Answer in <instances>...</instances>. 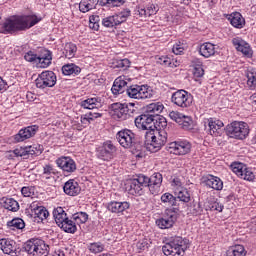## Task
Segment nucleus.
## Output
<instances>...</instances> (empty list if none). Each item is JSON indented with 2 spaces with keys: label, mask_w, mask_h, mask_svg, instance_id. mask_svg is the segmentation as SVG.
<instances>
[{
  "label": "nucleus",
  "mask_w": 256,
  "mask_h": 256,
  "mask_svg": "<svg viewBox=\"0 0 256 256\" xmlns=\"http://www.w3.org/2000/svg\"><path fill=\"white\" fill-rule=\"evenodd\" d=\"M40 21L41 19L33 15L14 16L10 19H7L2 24V33H4V35H9L17 33V31H25L26 29H31V27H35V25H37V23H39Z\"/></svg>",
  "instance_id": "1"
},
{
  "label": "nucleus",
  "mask_w": 256,
  "mask_h": 256,
  "mask_svg": "<svg viewBox=\"0 0 256 256\" xmlns=\"http://www.w3.org/2000/svg\"><path fill=\"white\" fill-rule=\"evenodd\" d=\"M163 109H165V106L161 102L149 104L146 107L145 113L135 118V127L140 131L151 133L156 128L153 115L154 113H162Z\"/></svg>",
  "instance_id": "2"
},
{
  "label": "nucleus",
  "mask_w": 256,
  "mask_h": 256,
  "mask_svg": "<svg viewBox=\"0 0 256 256\" xmlns=\"http://www.w3.org/2000/svg\"><path fill=\"white\" fill-rule=\"evenodd\" d=\"M116 139L121 147L124 149H132V151H141L145 145L141 137L127 128L118 131Z\"/></svg>",
  "instance_id": "3"
},
{
  "label": "nucleus",
  "mask_w": 256,
  "mask_h": 256,
  "mask_svg": "<svg viewBox=\"0 0 256 256\" xmlns=\"http://www.w3.org/2000/svg\"><path fill=\"white\" fill-rule=\"evenodd\" d=\"M167 130H154L152 132L145 133V139L147 143V149L151 153H157L161 151L167 144L168 139Z\"/></svg>",
  "instance_id": "4"
},
{
  "label": "nucleus",
  "mask_w": 256,
  "mask_h": 256,
  "mask_svg": "<svg viewBox=\"0 0 256 256\" xmlns=\"http://www.w3.org/2000/svg\"><path fill=\"white\" fill-rule=\"evenodd\" d=\"M189 249V239L175 236L172 241L162 247L166 256H185V251Z\"/></svg>",
  "instance_id": "5"
},
{
  "label": "nucleus",
  "mask_w": 256,
  "mask_h": 256,
  "mask_svg": "<svg viewBox=\"0 0 256 256\" xmlns=\"http://www.w3.org/2000/svg\"><path fill=\"white\" fill-rule=\"evenodd\" d=\"M23 249L28 255L47 256L49 255V246L41 239L32 238L23 245Z\"/></svg>",
  "instance_id": "6"
},
{
  "label": "nucleus",
  "mask_w": 256,
  "mask_h": 256,
  "mask_svg": "<svg viewBox=\"0 0 256 256\" xmlns=\"http://www.w3.org/2000/svg\"><path fill=\"white\" fill-rule=\"evenodd\" d=\"M226 135L233 139H245L249 135V126L245 122H232L226 126Z\"/></svg>",
  "instance_id": "7"
},
{
  "label": "nucleus",
  "mask_w": 256,
  "mask_h": 256,
  "mask_svg": "<svg viewBox=\"0 0 256 256\" xmlns=\"http://www.w3.org/2000/svg\"><path fill=\"white\" fill-rule=\"evenodd\" d=\"M171 102L181 109H189L193 105V95L187 90H177L171 96Z\"/></svg>",
  "instance_id": "8"
},
{
  "label": "nucleus",
  "mask_w": 256,
  "mask_h": 256,
  "mask_svg": "<svg viewBox=\"0 0 256 256\" xmlns=\"http://www.w3.org/2000/svg\"><path fill=\"white\" fill-rule=\"evenodd\" d=\"M177 213H179V208H167L163 217L156 220V225L159 229H171L177 221Z\"/></svg>",
  "instance_id": "9"
},
{
  "label": "nucleus",
  "mask_w": 256,
  "mask_h": 256,
  "mask_svg": "<svg viewBox=\"0 0 256 256\" xmlns=\"http://www.w3.org/2000/svg\"><path fill=\"white\" fill-rule=\"evenodd\" d=\"M126 93L131 99H151L153 90L149 86L132 85L126 88Z\"/></svg>",
  "instance_id": "10"
},
{
  "label": "nucleus",
  "mask_w": 256,
  "mask_h": 256,
  "mask_svg": "<svg viewBox=\"0 0 256 256\" xmlns=\"http://www.w3.org/2000/svg\"><path fill=\"white\" fill-rule=\"evenodd\" d=\"M38 89H46V87H55L57 84V75L53 71H43L35 80Z\"/></svg>",
  "instance_id": "11"
},
{
  "label": "nucleus",
  "mask_w": 256,
  "mask_h": 256,
  "mask_svg": "<svg viewBox=\"0 0 256 256\" xmlns=\"http://www.w3.org/2000/svg\"><path fill=\"white\" fill-rule=\"evenodd\" d=\"M117 153V147L111 141H106L102 146L98 148V159H102V161H111V159L115 158V154Z\"/></svg>",
  "instance_id": "12"
},
{
  "label": "nucleus",
  "mask_w": 256,
  "mask_h": 256,
  "mask_svg": "<svg viewBox=\"0 0 256 256\" xmlns=\"http://www.w3.org/2000/svg\"><path fill=\"white\" fill-rule=\"evenodd\" d=\"M231 167L233 173L240 177V179H244V181H255V174L245 164L235 162Z\"/></svg>",
  "instance_id": "13"
},
{
  "label": "nucleus",
  "mask_w": 256,
  "mask_h": 256,
  "mask_svg": "<svg viewBox=\"0 0 256 256\" xmlns=\"http://www.w3.org/2000/svg\"><path fill=\"white\" fill-rule=\"evenodd\" d=\"M167 151L173 155H187L191 153V143L188 141H175L167 146Z\"/></svg>",
  "instance_id": "14"
},
{
  "label": "nucleus",
  "mask_w": 256,
  "mask_h": 256,
  "mask_svg": "<svg viewBox=\"0 0 256 256\" xmlns=\"http://www.w3.org/2000/svg\"><path fill=\"white\" fill-rule=\"evenodd\" d=\"M39 131V126L32 125L27 126L19 130V132L14 135V141L16 143H22V141H27V139H31V137H35L37 132Z\"/></svg>",
  "instance_id": "15"
},
{
  "label": "nucleus",
  "mask_w": 256,
  "mask_h": 256,
  "mask_svg": "<svg viewBox=\"0 0 256 256\" xmlns=\"http://www.w3.org/2000/svg\"><path fill=\"white\" fill-rule=\"evenodd\" d=\"M56 164L60 167L65 175L75 173L77 171V164L71 157L62 156L56 160Z\"/></svg>",
  "instance_id": "16"
},
{
  "label": "nucleus",
  "mask_w": 256,
  "mask_h": 256,
  "mask_svg": "<svg viewBox=\"0 0 256 256\" xmlns=\"http://www.w3.org/2000/svg\"><path fill=\"white\" fill-rule=\"evenodd\" d=\"M169 117L172 119V121H175L178 123V125H181L182 129H193V119H191V117L175 111L170 112Z\"/></svg>",
  "instance_id": "17"
},
{
  "label": "nucleus",
  "mask_w": 256,
  "mask_h": 256,
  "mask_svg": "<svg viewBox=\"0 0 256 256\" xmlns=\"http://www.w3.org/2000/svg\"><path fill=\"white\" fill-rule=\"evenodd\" d=\"M14 157H22L23 159H29L33 155H41V150L37 149L35 146H27L16 148L13 151H10Z\"/></svg>",
  "instance_id": "18"
},
{
  "label": "nucleus",
  "mask_w": 256,
  "mask_h": 256,
  "mask_svg": "<svg viewBox=\"0 0 256 256\" xmlns=\"http://www.w3.org/2000/svg\"><path fill=\"white\" fill-rule=\"evenodd\" d=\"M0 249L6 255L19 256L21 255V249L15 247V241L8 240L6 238L0 239Z\"/></svg>",
  "instance_id": "19"
},
{
  "label": "nucleus",
  "mask_w": 256,
  "mask_h": 256,
  "mask_svg": "<svg viewBox=\"0 0 256 256\" xmlns=\"http://www.w3.org/2000/svg\"><path fill=\"white\" fill-rule=\"evenodd\" d=\"M131 207V204L127 201L119 202V201H111L107 204L106 208L110 213H123L124 211H127Z\"/></svg>",
  "instance_id": "20"
},
{
  "label": "nucleus",
  "mask_w": 256,
  "mask_h": 256,
  "mask_svg": "<svg viewBox=\"0 0 256 256\" xmlns=\"http://www.w3.org/2000/svg\"><path fill=\"white\" fill-rule=\"evenodd\" d=\"M203 183H205L207 187H210L215 191H221V189H223V181L221 180V178L213 176L211 174L203 177Z\"/></svg>",
  "instance_id": "21"
},
{
  "label": "nucleus",
  "mask_w": 256,
  "mask_h": 256,
  "mask_svg": "<svg viewBox=\"0 0 256 256\" xmlns=\"http://www.w3.org/2000/svg\"><path fill=\"white\" fill-rule=\"evenodd\" d=\"M64 193L69 195L70 197H75V195H79L81 193V187H79V183L75 180H68L63 186Z\"/></svg>",
  "instance_id": "22"
},
{
  "label": "nucleus",
  "mask_w": 256,
  "mask_h": 256,
  "mask_svg": "<svg viewBox=\"0 0 256 256\" xmlns=\"http://www.w3.org/2000/svg\"><path fill=\"white\" fill-rule=\"evenodd\" d=\"M223 122L221 120H213L210 118L208 120L209 133L212 137H219L221 135V129H223Z\"/></svg>",
  "instance_id": "23"
},
{
  "label": "nucleus",
  "mask_w": 256,
  "mask_h": 256,
  "mask_svg": "<svg viewBox=\"0 0 256 256\" xmlns=\"http://www.w3.org/2000/svg\"><path fill=\"white\" fill-rule=\"evenodd\" d=\"M233 44L236 46L237 51H240L245 57H253V50L249 43L243 40H233Z\"/></svg>",
  "instance_id": "24"
},
{
  "label": "nucleus",
  "mask_w": 256,
  "mask_h": 256,
  "mask_svg": "<svg viewBox=\"0 0 256 256\" xmlns=\"http://www.w3.org/2000/svg\"><path fill=\"white\" fill-rule=\"evenodd\" d=\"M125 90H127V81L121 76L116 78L111 88L113 95H121Z\"/></svg>",
  "instance_id": "25"
},
{
  "label": "nucleus",
  "mask_w": 256,
  "mask_h": 256,
  "mask_svg": "<svg viewBox=\"0 0 256 256\" xmlns=\"http://www.w3.org/2000/svg\"><path fill=\"white\" fill-rule=\"evenodd\" d=\"M199 53L202 55V57H205V59H209V57H213L215 55V44L211 42H205L203 43L199 48Z\"/></svg>",
  "instance_id": "26"
},
{
  "label": "nucleus",
  "mask_w": 256,
  "mask_h": 256,
  "mask_svg": "<svg viewBox=\"0 0 256 256\" xmlns=\"http://www.w3.org/2000/svg\"><path fill=\"white\" fill-rule=\"evenodd\" d=\"M139 113V108L137 107V104L135 103H127L124 104V110L122 112V118L123 120L129 119V117H135Z\"/></svg>",
  "instance_id": "27"
},
{
  "label": "nucleus",
  "mask_w": 256,
  "mask_h": 256,
  "mask_svg": "<svg viewBox=\"0 0 256 256\" xmlns=\"http://www.w3.org/2000/svg\"><path fill=\"white\" fill-rule=\"evenodd\" d=\"M232 27L243 29L245 27V18L239 12L232 13L229 18Z\"/></svg>",
  "instance_id": "28"
},
{
  "label": "nucleus",
  "mask_w": 256,
  "mask_h": 256,
  "mask_svg": "<svg viewBox=\"0 0 256 256\" xmlns=\"http://www.w3.org/2000/svg\"><path fill=\"white\" fill-rule=\"evenodd\" d=\"M51 61H53V56L49 50H43L42 55L38 56V65H40L42 69L49 67Z\"/></svg>",
  "instance_id": "29"
},
{
  "label": "nucleus",
  "mask_w": 256,
  "mask_h": 256,
  "mask_svg": "<svg viewBox=\"0 0 256 256\" xmlns=\"http://www.w3.org/2000/svg\"><path fill=\"white\" fill-rule=\"evenodd\" d=\"M161 113H154L153 119H154V125H155V131H166L167 132V119L160 115Z\"/></svg>",
  "instance_id": "30"
},
{
  "label": "nucleus",
  "mask_w": 256,
  "mask_h": 256,
  "mask_svg": "<svg viewBox=\"0 0 256 256\" xmlns=\"http://www.w3.org/2000/svg\"><path fill=\"white\" fill-rule=\"evenodd\" d=\"M161 201L164 203V205H168L169 207H173V209H178L180 207V203L177 202L176 196H173V194L166 192L161 196Z\"/></svg>",
  "instance_id": "31"
},
{
  "label": "nucleus",
  "mask_w": 256,
  "mask_h": 256,
  "mask_svg": "<svg viewBox=\"0 0 256 256\" xmlns=\"http://www.w3.org/2000/svg\"><path fill=\"white\" fill-rule=\"evenodd\" d=\"M53 217L58 227H60L64 221L69 219V217H67V213H65V210H63L62 207H58L53 210Z\"/></svg>",
  "instance_id": "32"
},
{
  "label": "nucleus",
  "mask_w": 256,
  "mask_h": 256,
  "mask_svg": "<svg viewBox=\"0 0 256 256\" xmlns=\"http://www.w3.org/2000/svg\"><path fill=\"white\" fill-rule=\"evenodd\" d=\"M226 256H247V250L243 245L230 246L226 251Z\"/></svg>",
  "instance_id": "33"
},
{
  "label": "nucleus",
  "mask_w": 256,
  "mask_h": 256,
  "mask_svg": "<svg viewBox=\"0 0 256 256\" xmlns=\"http://www.w3.org/2000/svg\"><path fill=\"white\" fill-rule=\"evenodd\" d=\"M59 227L65 233H77V224L73 220H69V218L64 220Z\"/></svg>",
  "instance_id": "34"
},
{
  "label": "nucleus",
  "mask_w": 256,
  "mask_h": 256,
  "mask_svg": "<svg viewBox=\"0 0 256 256\" xmlns=\"http://www.w3.org/2000/svg\"><path fill=\"white\" fill-rule=\"evenodd\" d=\"M81 106L84 109H99L101 107V99L100 98H88L84 101H82Z\"/></svg>",
  "instance_id": "35"
},
{
  "label": "nucleus",
  "mask_w": 256,
  "mask_h": 256,
  "mask_svg": "<svg viewBox=\"0 0 256 256\" xmlns=\"http://www.w3.org/2000/svg\"><path fill=\"white\" fill-rule=\"evenodd\" d=\"M134 192L136 195H141L143 187H147V182L145 181V175H139L137 178L133 179Z\"/></svg>",
  "instance_id": "36"
},
{
  "label": "nucleus",
  "mask_w": 256,
  "mask_h": 256,
  "mask_svg": "<svg viewBox=\"0 0 256 256\" xmlns=\"http://www.w3.org/2000/svg\"><path fill=\"white\" fill-rule=\"evenodd\" d=\"M131 67V61L127 58L121 60H113L111 64L112 69H120L122 71H127Z\"/></svg>",
  "instance_id": "37"
},
{
  "label": "nucleus",
  "mask_w": 256,
  "mask_h": 256,
  "mask_svg": "<svg viewBox=\"0 0 256 256\" xmlns=\"http://www.w3.org/2000/svg\"><path fill=\"white\" fill-rule=\"evenodd\" d=\"M62 73L63 75H79V73H81V67L73 63L65 64L62 67Z\"/></svg>",
  "instance_id": "38"
},
{
  "label": "nucleus",
  "mask_w": 256,
  "mask_h": 256,
  "mask_svg": "<svg viewBox=\"0 0 256 256\" xmlns=\"http://www.w3.org/2000/svg\"><path fill=\"white\" fill-rule=\"evenodd\" d=\"M3 207L4 209H7L8 211H12L13 213H17V210L19 209V202L13 198H6L3 201Z\"/></svg>",
  "instance_id": "39"
},
{
  "label": "nucleus",
  "mask_w": 256,
  "mask_h": 256,
  "mask_svg": "<svg viewBox=\"0 0 256 256\" xmlns=\"http://www.w3.org/2000/svg\"><path fill=\"white\" fill-rule=\"evenodd\" d=\"M76 53H77V45L71 42L65 44L63 54L65 55L66 59H73Z\"/></svg>",
  "instance_id": "40"
},
{
  "label": "nucleus",
  "mask_w": 256,
  "mask_h": 256,
  "mask_svg": "<svg viewBox=\"0 0 256 256\" xmlns=\"http://www.w3.org/2000/svg\"><path fill=\"white\" fill-rule=\"evenodd\" d=\"M191 201V194L187 189H182L176 193V203H189Z\"/></svg>",
  "instance_id": "41"
},
{
  "label": "nucleus",
  "mask_w": 256,
  "mask_h": 256,
  "mask_svg": "<svg viewBox=\"0 0 256 256\" xmlns=\"http://www.w3.org/2000/svg\"><path fill=\"white\" fill-rule=\"evenodd\" d=\"M102 25L103 27H107L108 29H111L113 27H117V25H120V24H119V20L117 19V16L112 15V16L103 18Z\"/></svg>",
  "instance_id": "42"
},
{
  "label": "nucleus",
  "mask_w": 256,
  "mask_h": 256,
  "mask_svg": "<svg viewBox=\"0 0 256 256\" xmlns=\"http://www.w3.org/2000/svg\"><path fill=\"white\" fill-rule=\"evenodd\" d=\"M145 182L146 185L152 184V185H160L163 183V175L159 172L154 173L151 178L145 176Z\"/></svg>",
  "instance_id": "43"
},
{
  "label": "nucleus",
  "mask_w": 256,
  "mask_h": 256,
  "mask_svg": "<svg viewBox=\"0 0 256 256\" xmlns=\"http://www.w3.org/2000/svg\"><path fill=\"white\" fill-rule=\"evenodd\" d=\"M72 219L76 225H82L83 223H87L89 215L85 212H77L73 214Z\"/></svg>",
  "instance_id": "44"
},
{
  "label": "nucleus",
  "mask_w": 256,
  "mask_h": 256,
  "mask_svg": "<svg viewBox=\"0 0 256 256\" xmlns=\"http://www.w3.org/2000/svg\"><path fill=\"white\" fill-rule=\"evenodd\" d=\"M7 226L13 231H15V229H25V221L21 218H14L7 222Z\"/></svg>",
  "instance_id": "45"
},
{
  "label": "nucleus",
  "mask_w": 256,
  "mask_h": 256,
  "mask_svg": "<svg viewBox=\"0 0 256 256\" xmlns=\"http://www.w3.org/2000/svg\"><path fill=\"white\" fill-rule=\"evenodd\" d=\"M49 217V211L46 207L39 206L35 209V219H40V221H45Z\"/></svg>",
  "instance_id": "46"
},
{
  "label": "nucleus",
  "mask_w": 256,
  "mask_h": 256,
  "mask_svg": "<svg viewBox=\"0 0 256 256\" xmlns=\"http://www.w3.org/2000/svg\"><path fill=\"white\" fill-rule=\"evenodd\" d=\"M203 204L201 202H192V206L190 208V213H192L195 217L198 215H203Z\"/></svg>",
  "instance_id": "47"
},
{
  "label": "nucleus",
  "mask_w": 256,
  "mask_h": 256,
  "mask_svg": "<svg viewBox=\"0 0 256 256\" xmlns=\"http://www.w3.org/2000/svg\"><path fill=\"white\" fill-rule=\"evenodd\" d=\"M115 16L118 19V23L121 25V23H125V21H127V18L131 17V10L126 8Z\"/></svg>",
  "instance_id": "48"
},
{
  "label": "nucleus",
  "mask_w": 256,
  "mask_h": 256,
  "mask_svg": "<svg viewBox=\"0 0 256 256\" xmlns=\"http://www.w3.org/2000/svg\"><path fill=\"white\" fill-rule=\"evenodd\" d=\"M124 108H125V104H121V103H113L111 105V109L117 115L118 119H122Z\"/></svg>",
  "instance_id": "49"
},
{
  "label": "nucleus",
  "mask_w": 256,
  "mask_h": 256,
  "mask_svg": "<svg viewBox=\"0 0 256 256\" xmlns=\"http://www.w3.org/2000/svg\"><path fill=\"white\" fill-rule=\"evenodd\" d=\"M247 85L250 87V89L255 90L256 89V74L253 72H248L247 75Z\"/></svg>",
  "instance_id": "50"
},
{
  "label": "nucleus",
  "mask_w": 256,
  "mask_h": 256,
  "mask_svg": "<svg viewBox=\"0 0 256 256\" xmlns=\"http://www.w3.org/2000/svg\"><path fill=\"white\" fill-rule=\"evenodd\" d=\"M88 248L91 253H101L104 249V246L103 244H101V242H94V243H91L88 246Z\"/></svg>",
  "instance_id": "51"
},
{
  "label": "nucleus",
  "mask_w": 256,
  "mask_h": 256,
  "mask_svg": "<svg viewBox=\"0 0 256 256\" xmlns=\"http://www.w3.org/2000/svg\"><path fill=\"white\" fill-rule=\"evenodd\" d=\"M157 63L159 65H163L164 67H173V63L171 62V58L168 56H161L157 58Z\"/></svg>",
  "instance_id": "52"
},
{
  "label": "nucleus",
  "mask_w": 256,
  "mask_h": 256,
  "mask_svg": "<svg viewBox=\"0 0 256 256\" xmlns=\"http://www.w3.org/2000/svg\"><path fill=\"white\" fill-rule=\"evenodd\" d=\"M54 174H55V171L53 170V166L45 165L43 167L42 177H44L45 179H51V175H54Z\"/></svg>",
  "instance_id": "53"
},
{
  "label": "nucleus",
  "mask_w": 256,
  "mask_h": 256,
  "mask_svg": "<svg viewBox=\"0 0 256 256\" xmlns=\"http://www.w3.org/2000/svg\"><path fill=\"white\" fill-rule=\"evenodd\" d=\"M24 59H25V61H28L29 63H33V61L39 62V57L37 56V54L33 53V51H28L24 55Z\"/></svg>",
  "instance_id": "54"
},
{
  "label": "nucleus",
  "mask_w": 256,
  "mask_h": 256,
  "mask_svg": "<svg viewBox=\"0 0 256 256\" xmlns=\"http://www.w3.org/2000/svg\"><path fill=\"white\" fill-rule=\"evenodd\" d=\"M92 9L93 8L85 0H82L79 3V10L81 11V13H89V11H91Z\"/></svg>",
  "instance_id": "55"
},
{
  "label": "nucleus",
  "mask_w": 256,
  "mask_h": 256,
  "mask_svg": "<svg viewBox=\"0 0 256 256\" xmlns=\"http://www.w3.org/2000/svg\"><path fill=\"white\" fill-rule=\"evenodd\" d=\"M146 187L149 188V191L152 195H157L159 194V191H161V186L157 184H150L146 185Z\"/></svg>",
  "instance_id": "56"
},
{
  "label": "nucleus",
  "mask_w": 256,
  "mask_h": 256,
  "mask_svg": "<svg viewBox=\"0 0 256 256\" xmlns=\"http://www.w3.org/2000/svg\"><path fill=\"white\" fill-rule=\"evenodd\" d=\"M136 247L139 251H145L149 248V242H147V239H142L137 242Z\"/></svg>",
  "instance_id": "57"
},
{
  "label": "nucleus",
  "mask_w": 256,
  "mask_h": 256,
  "mask_svg": "<svg viewBox=\"0 0 256 256\" xmlns=\"http://www.w3.org/2000/svg\"><path fill=\"white\" fill-rule=\"evenodd\" d=\"M125 189H126V191H127L130 195H136V194H135V186H134L133 179H132V180H129V181L125 184Z\"/></svg>",
  "instance_id": "58"
},
{
  "label": "nucleus",
  "mask_w": 256,
  "mask_h": 256,
  "mask_svg": "<svg viewBox=\"0 0 256 256\" xmlns=\"http://www.w3.org/2000/svg\"><path fill=\"white\" fill-rule=\"evenodd\" d=\"M21 193L23 197H33L34 195L33 188L26 186L22 187Z\"/></svg>",
  "instance_id": "59"
},
{
  "label": "nucleus",
  "mask_w": 256,
  "mask_h": 256,
  "mask_svg": "<svg viewBox=\"0 0 256 256\" xmlns=\"http://www.w3.org/2000/svg\"><path fill=\"white\" fill-rule=\"evenodd\" d=\"M209 208L210 211H218L219 213H221V211H223L224 209V206L219 202H213L212 204H210Z\"/></svg>",
  "instance_id": "60"
},
{
  "label": "nucleus",
  "mask_w": 256,
  "mask_h": 256,
  "mask_svg": "<svg viewBox=\"0 0 256 256\" xmlns=\"http://www.w3.org/2000/svg\"><path fill=\"white\" fill-rule=\"evenodd\" d=\"M194 77H203V75H205V70H203V67L198 66L194 68Z\"/></svg>",
  "instance_id": "61"
},
{
  "label": "nucleus",
  "mask_w": 256,
  "mask_h": 256,
  "mask_svg": "<svg viewBox=\"0 0 256 256\" xmlns=\"http://www.w3.org/2000/svg\"><path fill=\"white\" fill-rule=\"evenodd\" d=\"M184 49L179 44H175L172 48V52L174 55H181L183 53Z\"/></svg>",
  "instance_id": "62"
},
{
  "label": "nucleus",
  "mask_w": 256,
  "mask_h": 256,
  "mask_svg": "<svg viewBox=\"0 0 256 256\" xmlns=\"http://www.w3.org/2000/svg\"><path fill=\"white\" fill-rule=\"evenodd\" d=\"M147 15L148 17H151V15H155V13H157V8L155 7V5L151 4L147 9Z\"/></svg>",
  "instance_id": "63"
},
{
  "label": "nucleus",
  "mask_w": 256,
  "mask_h": 256,
  "mask_svg": "<svg viewBox=\"0 0 256 256\" xmlns=\"http://www.w3.org/2000/svg\"><path fill=\"white\" fill-rule=\"evenodd\" d=\"M125 3V0H110L111 7H121Z\"/></svg>",
  "instance_id": "64"
}]
</instances>
